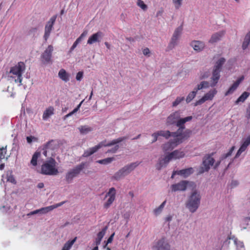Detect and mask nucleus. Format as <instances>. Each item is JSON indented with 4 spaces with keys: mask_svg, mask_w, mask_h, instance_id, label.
I'll use <instances>...</instances> for the list:
<instances>
[{
    "mask_svg": "<svg viewBox=\"0 0 250 250\" xmlns=\"http://www.w3.org/2000/svg\"><path fill=\"white\" fill-rule=\"evenodd\" d=\"M26 68L25 63L22 62H19L15 65L11 67L9 71L6 73L9 78L14 79L16 83H19V86L22 84V74L25 71Z\"/></svg>",
    "mask_w": 250,
    "mask_h": 250,
    "instance_id": "obj_1",
    "label": "nucleus"
},
{
    "mask_svg": "<svg viewBox=\"0 0 250 250\" xmlns=\"http://www.w3.org/2000/svg\"><path fill=\"white\" fill-rule=\"evenodd\" d=\"M127 138V137H123L117 138L111 141L108 143H106V141L104 140L100 142L98 145L95 146L94 147L89 148V149L85 150L83 153L82 156L83 157H88L90 155H92L96 152H97L100 148L103 146H109L114 145H116L121 142L126 140Z\"/></svg>",
    "mask_w": 250,
    "mask_h": 250,
    "instance_id": "obj_2",
    "label": "nucleus"
},
{
    "mask_svg": "<svg viewBox=\"0 0 250 250\" xmlns=\"http://www.w3.org/2000/svg\"><path fill=\"white\" fill-rule=\"evenodd\" d=\"M190 137V132L188 131L184 134L183 138L179 136L173 138L168 142L165 143L162 146V149L164 152L172 150L178 145L182 143L185 140L188 139Z\"/></svg>",
    "mask_w": 250,
    "mask_h": 250,
    "instance_id": "obj_3",
    "label": "nucleus"
},
{
    "mask_svg": "<svg viewBox=\"0 0 250 250\" xmlns=\"http://www.w3.org/2000/svg\"><path fill=\"white\" fill-rule=\"evenodd\" d=\"M59 171L57 168V162L54 158H50L45 161L41 167V173L46 175H56Z\"/></svg>",
    "mask_w": 250,
    "mask_h": 250,
    "instance_id": "obj_4",
    "label": "nucleus"
},
{
    "mask_svg": "<svg viewBox=\"0 0 250 250\" xmlns=\"http://www.w3.org/2000/svg\"><path fill=\"white\" fill-rule=\"evenodd\" d=\"M201 198L199 192L194 190L192 192L186 203V207L191 212L193 213L197 210L200 204Z\"/></svg>",
    "mask_w": 250,
    "mask_h": 250,
    "instance_id": "obj_5",
    "label": "nucleus"
},
{
    "mask_svg": "<svg viewBox=\"0 0 250 250\" xmlns=\"http://www.w3.org/2000/svg\"><path fill=\"white\" fill-rule=\"evenodd\" d=\"M85 166V163L82 162L69 169L65 174V178L68 184L72 182L74 178L78 177L83 171Z\"/></svg>",
    "mask_w": 250,
    "mask_h": 250,
    "instance_id": "obj_6",
    "label": "nucleus"
},
{
    "mask_svg": "<svg viewBox=\"0 0 250 250\" xmlns=\"http://www.w3.org/2000/svg\"><path fill=\"white\" fill-rule=\"evenodd\" d=\"M226 60L224 58H221L216 62L214 67L212 76L211 77V86H214L218 82L220 79V72L221 70L222 65L225 63Z\"/></svg>",
    "mask_w": 250,
    "mask_h": 250,
    "instance_id": "obj_7",
    "label": "nucleus"
},
{
    "mask_svg": "<svg viewBox=\"0 0 250 250\" xmlns=\"http://www.w3.org/2000/svg\"><path fill=\"white\" fill-rule=\"evenodd\" d=\"M137 163H133L129 165H127L120 169L118 171L116 172L112 176V179L119 180L122 177L126 175L132 171L137 166Z\"/></svg>",
    "mask_w": 250,
    "mask_h": 250,
    "instance_id": "obj_8",
    "label": "nucleus"
},
{
    "mask_svg": "<svg viewBox=\"0 0 250 250\" xmlns=\"http://www.w3.org/2000/svg\"><path fill=\"white\" fill-rule=\"evenodd\" d=\"M212 152L210 154L206 155L203 158V167L200 168V173L208 172L210 169V167L213 166L215 162V160L212 157L214 155Z\"/></svg>",
    "mask_w": 250,
    "mask_h": 250,
    "instance_id": "obj_9",
    "label": "nucleus"
},
{
    "mask_svg": "<svg viewBox=\"0 0 250 250\" xmlns=\"http://www.w3.org/2000/svg\"><path fill=\"white\" fill-rule=\"evenodd\" d=\"M192 119V117L191 116H188L184 118H179L177 120L176 125L179 127V128L178 130L176 131V133H177V134L178 135H180L181 136L182 138L184 136V134L186 131H189L190 132V135H191V131L187 129L185 130V131L183 132L184 129H185V126L184 125V124L187 122L191 121Z\"/></svg>",
    "mask_w": 250,
    "mask_h": 250,
    "instance_id": "obj_10",
    "label": "nucleus"
},
{
    "mask_svg": "<svg viewBox=\"0 0 250 250\" xmlns=\"http://www.w3.org/2000/svg\"><path fill=\"white\" fill-rule=\"evenodd\" d=\"M57 16L54 15L46 23L44 28V34L43 38L45 41H47L49 38L51 32L53 28V25L56 21Z\"/></svg>",
    "mask_w": 250,
    "mask_h": 250,
    "instance_id": "obj_11",
    "label": "nucleus"
},
{
    "mask_svg": "<svg viewBox=\"0 0 250 250\" xmlns=\"http://www.w3.org/2000/svg\"><path fill=\"white\" fill-rule=\"evenodd\" d=\"M116 193V191L114 188H109L108 191L105 195V198L107 197H109V198L104 204V208L107 209L113 203L115 200Z\"/></svg>",
    "mask_w": 250,
    "mask_h": 250,
    "instance_id": "obj_12",
    "label": "nucleus"
},
{
    "mask_svg": "<svg viewBox=\"0 0 250 250\" xmlns=\"http://www.w3.org/2000/svg\"><path fill=\"white\" fill-rule=\"evenodd\" d=\"M53 50V46L52 45H49L41 55V59L43 63H48L51 62Z\"/></svg>",
    "mask_w": 250,
    "mask_h": 250,
    "instance_id": "obj_13",
    "label": "nucleus"
},
{
    "mask_svg": "<svg viewBox=\"0 0 250 250\" xmlns=\"http://www.w3.org/2000/svg\"><path fill=\"white\" fill-rule=\"evenodd\" d=\"M154 248L156 250H170V246L165 237L159 239L156 243Z\"/></svg>",
    "mask_w": 250,
    "mask_h": 250,
    "instance_id": "obj_14",
    "label": "nucleus"
},
{
    "mask_svg": "<svg viewBox=\"0 0 250 250\" xmlns=\"http://www.w3.org/2000/svg\"><path fill=\"white\" fill-rule=\"evenodd\" d=\"M170 160L171 159L168 153L164 156H161L159 158L158 162L156 165V169L160 170L163 167H166Z\"/></svg>",
    "mask_w": 250,
    "mask_h": 250,
    "instance_id": "obj_15",
    "label": "nucleus"
},
{
    "mask_svg": "<svg viewBox=\"0 0 250 250\" xmlns=\"http://www.w3.org/2000/svg\"><path fill=\"white\" fill-rule=\"evenodd\" d=\"M189 183L187 181H182L178 183L173 184L171 186V188L172 191H184L186 189L188 184Z\"/></svg>",
    "mask_w": 250,
    "mask_h": 250,
    "instance_id": "obj_16",
    "label": "nucleus"
},
{
    "mask_svg": "<svg viewBox=\"0 0 250 250\" xmlns=\"http://www.w3.org/2000/svg\"><path fill=\"white\" fill-rule=\"evenodd\" d=\"M250 145V135L247 137L246 139L243 140V142L240 146L239 149L237 151L235 158L239 157L242 153L244 152L247 148L248 146Z\"/></svg>",
    "mask_w": 250,
    "mask_h": 250,
    "instance_id": "obj_17",
    "label": "nucleus"
},
{
    "mask_svg": "<svg viewBox=\"0 0 250 250\" xmlns=\"http://www.w3.org/2000/svg\"><path fill=\"white\" fill-rule=\"evenodd\" d=\"M244 79V76H242L240 78H239L237 81L234 82L232 85L229 88V89L226 92L225 95L228 96L231 93H232L238 87L240 83L243 81Z\"/></svg>",
    "mask_w": 250,
    "mask_h": 250,
    "instance_id": "obj_18",
    "label": "nucleus"
},
{
    "mask_svg": "<svg viewBox=\"0 0 250 250\" xmlns=\"http://www.w3.org/2000/svg\"><path fill=\"white\" fill-rule=\"evenodd\" d=\"M180 117V114L179 111H176L171 114L167 118V125L176 124L177 120Z\"/></svg>",
    "mask_w": 250,
    "mask_h": 250,
    "instance_id": "obj_19",
    "label": "nucleus"
},
{
    "mask_svg": "<svg viewBox=\"0 0 250 250\" xmlns=\"http://www.w3.org/2000/svg\"><path fill=\"white\" fill-rule=\"evenodd\" d=\"M103 36V34L101 31H98L96 33L92 35L87 41V43L89 44H93L95 42H99L100 38H102Z\"/></svg>",
    "mask_w": 250,
    "mask_h": 250,
    "instance_id": "obj_20",
    "label": "nucleus"
},
{
    "mask_svg": "<svg viewBox=\"0 0 250 250\" xmlns=\"http://www.w3.org/2000/svg\"><path fill=\"white\" fill-rule=\"evenodd\" d=\"M190 45L193 47L194 50L200 52L205 47V43L199 41H193L190 43Z\"/></svg>",
    "mask_w": 250,
    "mask_h": 250,
    "instance_id": "obj_21",
    "label": "nucleus"
},
{
    "mask_svg": "<svg viewBox=\"0 0 250 250\" xmlns=\"http://www.w3.org/2000/svg\"><path fill=\"white\" fill-rule=\"evenodd\" d=\"M65 202H66V201H63V202H60L59 203L56 204L55 205L42 208H41V213H43V214L46 213L53 210L54 209L62 206Z\"/></svg>",
    "mask_w": 250,
    "mask_h": 250,
    "instance_id": "obj_22",
    "label": "nucleus"
},
{
    "mask_svg": "<svg viewBox=\"0 0 250 250\" xmlns=\"http://www.w3.org/2000/svg\"><path fill=\"white\" fill-rule=\"evenodd\" d=\"M54 141L51 140L48 142L43 147V152L42 154L45 156H47V152L49 151V150H52L55 148V146L53 145Z\"/></svg>",
    "mask_w": 250,
    "mask_h": 250,
    "instance_id": "obj_23",
    "label": "nucleus"
},
{
    "mask_svg": "<svg viewBox=\"0 0 250 250\" xmlns=\"http://www.w3.org/2000/svg\"><path fill=\"white\" fill-rule=\"evenodd\" d=\"M160 136H163L166 139H167L170 137L173 138L179 136L176 132H171L168 130H160L159 131Z\"/></svg>",
    "mask_w": 250,
    "mask_h": 250,
    "instance_id": "obj_24",
    "label": "nucleus"
},
{
    "mask_svg": "<svg viewBox=\"0 0 250 250\" xmlns=\"http://www.w3.org/2000/svg\"><path fill=\"white\" fill-rule=\"evenodd\" d=\"M171 160L180 159L184 157L185 153L179 150H175L170 153H168Z\"/></svg>",
    "mask_w": 250,
    "mask_h": 250,
    "instance_id": "obj_25",
    "label": "nucleus"
},
{
    "mask_svg": "<svg viewBox=\"0 0 250 250\" xmlns=\"http://www.w3.org/2000/svg\"><path fill=\"white\" fill-rule=\"evenodd\" d=\"M224 34L225 31H221L213 34L211 36L209 42L210 43H214L219 41Z\"/></svg>",
    "mask_w": 250,
    "mask_h": 250,
    "instance_id": "obj_26",
    "label": "nucleus"
},
{
    "mask_svg": "<svg viewBox=\"0 0 250 250\" xmlns=\"http://www.w3.org/2000/svg\"><path fill=\"white\" fill-rule=\"evenodd\" d=\"M177 175L183 176L184 177H187L193 173V169L192 167L177 170Z\"/></svg>",
    "mask_w": 250,
    "mask_h": 250,
    "instance_id": "obj_27",
    "label": "nucleus"
},
{
    "mask_svg": "<svg viewBox=\"0 0 250 250\" xmlns=\"http://www.w3.org/2000/svg\"><path fill=\"white\" fill-rule=\"evenodd\" d=\"M58 76L64 82H67L69 80L70 75L64 69H61L59 71Z\"/></svg>",
    "mask_w": 250,
    "mask_h": 250,
    "instance_id": "obj_28",
    "label": "nucleus"
},
{
    "mask_svg": "<svg viewBox=\"0 0 250 250\" xmlns=\"http://www.w3.org/2000/svg\"><path fill=\"white\" fill-rule=\"evenodd\" d=\"M54 109L52 106H49L44 111L42 115L43 120H46L51 115L54 114Z\"/></svg>",
    "mask_w": 250,
    "mask_h": 250,
    "instance_id": "obj_29",
    "label": "nucleus"
},
{
    "mask_svg": "<svg viewBox=\"0 0 250 250\" xmlns=\"http://www.w3.org/2000/svg\"><path fill=\"white\" fill-rule=\"evenodd\" d=\"M250 95V93L249 92L246 91L244 92L235 101V104H238L240 103H244L245 101L249 97Z\"/></svg>",
    "mask_w": 250,
    "mask_h": 250,
    "instance_id": "obj_30",
    "label": "nucleus"
},
{
    "mask_svg": "<svg viewBox=\"0 0 250 250\" xmlns=\"http://www.w3.org/2000/svg\"><path fill=\"white\" fill-rule=\"evenodd\" d=\"M179 38V37L173 34L171 41L167 47L168 50H171L175 47L177 43V41Z\"/></svg>",
    "mask_w": 250,
    "mask_h": 250,
    "instance_id": "obj_31",
    "label": "nucleus"
},
{
    "mask_svg": "<svg viewBox=\"0 0 250 250\" xmlns=\"http://www.w3.org/2000/svg\"><path fill=\"white\" fill-rule=\"evenodd\" d=\"M179 38V37L173 34L171 41L167 47L168 50H171L175 47L177 43V41Z\"/></svg>",
    "mask_w": 250,
    "mask_h": 250,
    "instance_id": "obj_32",
    "label": "nucleus"
},
{
    "mask_svg": "<svg viewBox=\"0 0 250 250\" xmlns=\"http://www.w3.org/2000/svg\"><path fill=\"white\" fill-rule=\"evenodd\" d=\"M76 239L77 237H76L72 240L68 241L66 243H65L62 250H69L74 243L76 242Z\"/></svg>",
    "mask_w": 250,
    "mask_h": 250,
    "instance_id": "obj_33",
    "label": "nucleus"
},
{
    "mask_svg": "<svg viewBox=\"0 0 250 250\" xmlns=\"http://www.w3.org/2000/svg\"><path fill=\"white\" fill-rule=\"evenodd\" d=\"M217 91L215 89L209 91L208 92L206 93L203 97L205 99L206 101L207 100H211L213 99L214 95L216 94Z\"/></svg>",
    "mask_w": 250,
    "mask_h": 250,
    "instance_id": "obj_34",
    "label": "nucleus"
},
{
    "mask_svg": "<svg viewBox=\"0 0 250 250\" xmlns=\"http://www.w3.org/2000/svg\"><path fill=\"white\" fill-rule=\"evenodd\" d=\"M41 156V153L38 151H36L33 154L32 159L31 160V164L34 166H36L37 165V160L38 158Z\"/></svg>",
    "mask_w": 250,
    "mask_h": 250,
    "instance_id": "obj_35",
    "label": "nucleus"
},
{
    "mask_svg": "<svg viewBox=\"0 0 250 250\" xmlns=\"http://www.w3.org/2000/svg\"><path fill=\"white\" fill-rule=\"evenodd\" d=\"M79 129L80 133L83 134H86L92 130L91 127L87 125L81 126L79 127Z\"/></svg>",
    "mask_w": 250,
    "mask_h": 250,
    "instance_id": "obj_36",
    "label": "nucleus"
},
{
    "mask_svg": "<svg viewBox=\"0 0 250 250\" xmlns=\"http://www.w3.org/2000/svg\"><path fill=\"white\" fill-rule=\"evenodd\" d=\"M250 42V34L248 33L244 39V41L242 44V48L245 50L246 49L248 45H249Z\"/></svg>",
    "mask_w": 250,
    "mask_h": 250,
    "instance_id": "obj_37",
    "label": "nucleus"
},
{
    "mask_svg": "<svg viewBox=\"0 0 250 250\" xmlns=\"http://www.w3.org/2000/svg\"><path fill=\"white\" fill-rule=\"evenodd\" d=\"M208 87V83L207 82L203 81L202 82L199 84L197 85L196 88H195L194 90L197 91L204 88H207Z\"/></svg>",
    "mask_w": 250,
    "mask_h": 250,
    "instance_id": "obj_38",
    "label": "nucleus"
},
{
    "mask_svg": "<svg viewBox=\"0 0 250 250\" xmlns=\"http://www.w3.org/2000/svg\"><path fill=\"white\" fill-rule=\"evenodd\" d=\"M166 200L164 201L159 207L156 208L154 210V213L156 215L159 214L162 212L163 209L164 208L166 204Z\"/></svg>",
    "mask_w": 250,
    "mask_h": 250,
    "instance_id": "obj_39",
    "label": "nucleus"
},
{
    "mask_svg": "<svg viewBox=\"0 0 250 250\" xmlns=\"http://www.w3.org/2000/svg\"><path fill=\"white\" fill-rule=\"evenodd\" d=\"M197 92L193 90L192 92H190L186 98V102L188 103L191 102L195 97Z\"/></svg>",
    "mask_w": 250,
    "mask_h": 250,
    "instance_id": "obj_40",
    "label": "nucleus"
},
{
    "mask_svg": "<svg viewBox=\"0 0 250 250\" xmlns=\"http://www.w3.org/2000/svg\"><path fill=\"white\" fill-rule=\"evenodd\" d=\"M113 160V158H107L104 159L98 160L97 162L100 164L106 165L110 163Z\"/></svg>",
    "mask_w": 250,
    "mask_h": 250,
    "instance_id": "obj_41",
    "label": "nucleus"
},
{
    "mask_svg": "<svg viewBox=\"0 0 250 250\" xmlns=\"http://www.w3.org/2000/svg\"><path fill=\"white\" fill-rule=\"evenodd\" d=\"M137 5L144 11H146L147 9V6L142 0H137Z\"/></svg>",
    "mask_w": 250,
    "mask_h": 250,
    "instance_id": "obj_42",
    "label": "nucleus"
},
{
    "mask_svg": "<svg viewBox=\"0 0 250 250\" xmlns=\"http://www.w3.org/2000/svg\"><path fill=\"white\" fill-rule=\"evenodd\" d=\"M7 181L13 184H16V181L14 177L12 174L11 172H10L9 174L8 173L7 174Z\"/></svg>",
    "mask_w": 250,
    "mask_h": 250,
    "instance_id": "obj_43",
    "label": "nucleus"
},
{
    "mask_svg": "<svg viewBox=\"0 0 250 250\" xmlns=\"http://www.w3.org/2000/svg\"><path fill=\"white\" fill-rule=\"evenodd\" d=\"M176 9H179L182 5L183 0H172Z\"/></svg>",
    "mask_w": 250,
    "mask_h": 250,
    "instance_id": "obj_44",
    "label": "nucleus"
},
{
    "mask_svg": "<svg viewBox=\"0 0 250 250\" xmlns=\"http://www.w3.org/2000/svg\"><path fill=\"white\" fill-rule=\"evenodd\" d=\"M104 235V230H103L100 231L97 234V238L96 239V243L97 244H99L100 243L102 238H103Z\"/></svg>",
    "mask_w": 250,
    "mask_h": 250,
    "instance_id": "obj_45",
    "label": "nucleus"
},
{
    "mask_svg": "<svg viewBox=\"0 0 250 250\" xmlns=\"http://www.w3.org/2000/svg\"><path fill=\"white\" fill-rule=\"evenodd\" d=\"M234 149H235V146H232L230 148V149L229 150V151L228 153H227L226 154H225L222 156V159L224 160V159L227 158V157H228L229 156H230L231 155V154L232 153L233 151H234Z\"/></svg>",
    "mask_w": 250,
    "mask_h": 250,
    "instance_id": "obj_46",
    "label": "nucleus"
},
{
    "mask_svg": "<svg viewBox=\"0 0 250 250\" xmlns=\"http://www.w3.org/2000/svg\"><path fill=\"white\" fill-rule=\"evenodd\" d=\"M234 149H235V146H232L230 148V149L229 150V151L228 153H227L226 154H225L222 156V159L224 160V159L227 158V157H228L229 156H230L231 155V154L232 153L233 151H234Z\"/></svg>",
    "mask_w": 250,
    "mask_h": 250,
    "instance_id": "obj_47",
    "label": "nucleus"
},
{
    "mask_svg": "<svg viewBox=\"0 0 250 250\" xmlns=\"http://www.w3.org/2000/svg\"><path fill=\"white\" fill-rule=\"evenodd\" d=\"M6 153V146L0 148V160L3 159L5 157Z\"/></svg>",
    "mask_w": 250,
    "mask_h": 250,
    "instance_id": "obj_48",
    "label": "nucleus"
},
{
    "mask_svg": "<svg viewBox=\"0 0 250 250\" xmlns=\"http://www.w3.org/2000/svg\"><path fill=\"white\" fill-rule=\"evenodd\" d=\"M185 99L184 97H178L175 101L173 102L172 105L173 106H176L178 105L181 102H182Z\"/></svg>",
    "mask_w": 250,
    "mask_h": 250,
    "instance_id": "obj_49",
    "label": "nucleus"
},
{
    "mask_svg": "<svg viewBox=\"0 0 250 250\" xmlns=\"http://www.w3.org/2000/svg\"><path fill=\"white\" fill-rule=\"evenodd\" d=\"M182 30H183V27H182V25H181L180 26L177 27L175 30L173 34L176 36H177L178 37H180V36L182 32Z\"/></svg>",
    "mask_w": 250,
    "mask_h": 250,
    "instance_id": "obj_50",
    "label": "nucleus"
},
{
    "mask_svg": "<svg viewBox=\"0 0 250 250\" xmlns=\"http://www.w3.org/2000/svg\"><path fill=\"white\" fill-rule=\"evenodd\" d=\"M245 117L247 119H250V103L248 104L246 110Z\"/></svg>",
    "mask_w": 250,
    "mask_h": 250,
    "instance_id": "obj_51",
    "label": "nucleus"
},
{
    "mask_svg": "<svg viewBox=\"0 0 250 250\" xmlns=\"http://www.w3.org/2000/svg\"><path fill=\"white\" fill-rule=\"evenodd\" d=\"M205 102H206V100L204 99V97H203L201 99H200L199 100L197 101L194 103V106H197L198 105H201V104H203Z\"/></svg>",
    "mask_w": 250,
    "mask_h": 250,
    "instance_id": "obj_52",
    "label": "nucleus"
},
{
    "mask_svg": "<svg viewBox=\"0 0 250 250\" xmlns=\"http://www.w3.org/2000/svg\"><path fill=\"white\" fill-rule=\"evenodd\" d=\"M159 136H160V134H159V131L156 132H155V133H153L152 134V136L153 137V140H152V143L155 142L157 140L158 137Z\"/></svg>",
    "mask_w": 250,
    "mask_h": 250,
    "instance_id": "obj_53",
    "label": "nucleus"
},
{
    "mask_svg": "<svg viewBox=\"0 0 250 250\" xmlns=\"http://www.w3.org/2000/svg\"><path fill=\"white\" fill-rule=\"evenodd\" d=\"M83 77V72L82 71H80L77 74L76 79L77 81H81Z\"/></svg>",
    "mask_w": 250,
    "mask_h": 250,
    "instance_id": "obj_54",
    "label": "nucleus"
},
{
    "mask_svg": "<svg viewBox=\"0 0 250 250\" xmlns=\"http://www.w3.org/2000/svg\"><path fill=\"white\" fill-rule=\"evenodd\" d=\"M119 146L118 145H116L114 147H113L111 149L108 150L107 151V152L115 153L119 149Z\"/></svg>",
    "mask_w": 250,
    "mask_h": 250,
    "instance_id": "obj_55",
    "label": "nucleus"
},
{
    "mask_svg": "<svg viewBox=\"0 0 250 250\" xmlns=\"http://www.w3.org/2000/svg\"><path fill=\"white\" fill-rule=\"evenodd\" d=\"M83 101H82V102H81V103H80V104L77 105V106L75 108H74V109H73V110L72 111H73V112L74 113H75L77 112L79 110V109H80V107H81V104H82L83 103Z\"/></svg>",
    "mask_w": 250,
    "mask_h": 250,
    "instance_id": "obj_56",
    "label": "nucleus"
},
{
    "mask_svg": "<svg viewBox=\"0 0 250 250\" xmlns=\"http://www.w3.org/2000/svg\"><path fill=\"white\" fill-rule=\"evenodd\" d=\"M38 213H41V208L31 211L28 215H34Z\"/></svg>",
    "mask_w": 250,
    "mask_h": 250,
    "instance_id": "obj_57",
    "label": "nucleus"
},
{
    "mask_svg": "<svg viewBox=\"0 0 250 250\" xmlns=\"http://www.w3.org/2000/svg\"><path fill=\"white\" fill-rule=\"evenodd\" d=\"M143 53L144 55H147L150 53L149 49L148 48H146L143 50Z\"/></svg>",
    "mask_w": 250,
    "mask_h": 250,
    "instance_id": "obj_58",
    "label": "nucleus"
},
{
    "mask_svg": "<svg viewBox=\"0 0 250 250\" xmlns=\"http://www.w3.org/2000/svg\"><path fill=\"white\" fill-rule=\"evenodd\" d=\"M114 233H113L107 239L106 244L110 243L113 241V238L114 236Z\"/></svg>",
    "mask_w": 250,
    "mask_h": 250,
    "instance_id": "obj_59",
    "label": "nucleus"
},
{
    "mask_svg": "<svg viewBox=\"0 0 250 250\" xmlns=\"http://www.w3.org/2000/svg\"><path fill=\"white\" fill-rule=\"evenodd\" d=\"M222 160H223L222 159V157H221V158L220 160V161H217V162L215 163V165L214 166V169L217 168L219 167V166L220 165V164L221 162V161H222Z\"/></svg>",
    "mask_w": 250,
    "mask_h": 250,
    "instance_id": "obj_60",
    "label": "nucleus"
},
{
    "mask_svg": "<svg viewBox=\"0 0 250 250\" xmlns=\"http://www.w3.org/2000/svg\"><path fill=\"white\" fill-rule=\"evenodd\" d=\"M78 43H77L76 42H74L71 47L70 49V52H72L77 46Z\"/></svg>",
    "mask_w": 250,
    "mask_h": 250,
    "instance_id": "obj_61",
    "label": "nucleus"
},
{
    "mask_svg": "<svg viewBox=\"0 0 250 250\" xmlns=\"http://www.w3.org/2000/svg\"><path fill=\"white\" fill-rule=\"evenodd\" d=\"M73 114H74V113L72 111L71 112H70V113H69L68 114H67V115L64 116V117L63 118L64 120H65L66 118H67L69 117L72 116Z\"/></svg>",
    "mask_w": 250,
    "mask_h": 250,
    "instance_id": "obj_62",
    "label": "nucleus"
},
{
    "mask_svg": "<svg viewBox=\"0 0 250 250\" xmlns=\"http://www.w3.org/2000/svg\"><path fill=\"white\" fill-rule=\"evenodd\" d=\"M163 13V10L162 9V10H159V11H158L157 12L156 15V16L157 17H158L159 16H161V15H162Z\"/></svg>",
    "mask_w": 250,
    "mask_h": 250,
    "instance_id": "obj_63",
    "label": "nucleus"
},
{
    "mask_svg": "<svg viewBox=\"0 0 250 250\" xmlns=\"http://www.w3.org/2000/svg\"><path fill=\"white\" fill-rule=\"evenodd\" d=\"M37 187L39 188H42L44 187V184L43 183H40L38 184Z\"/></svg>",
    "mask_w": 250,
    "mask_h": 250,
    "instance_id": "obj_64",
    "label": "nucleus"
}]
</instances>
